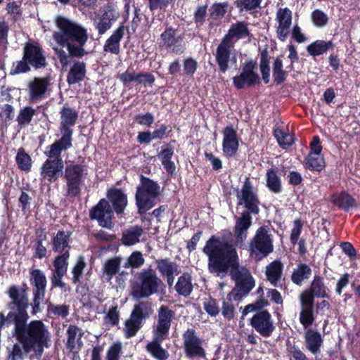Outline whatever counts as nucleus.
I'll return each mask as SVG.
<instances>
[{"label":"nucleus","instance_id":"13d9d810","mask_svg":"<svg viewBox=\"0 0 360 360\" xmlns=\"http://www.w3.org/2000/svg\"><path fill=\"white\" fill-rule=\"evenodd\" d=\"M234 304L227 300H224L221 305V314L225 320H233L236 315Z\"/></svg>","mask_w":360,"mask_h":360},{"label":"nucleus","instance_id":"bf43d9fd","mask_svg":"<svg viewBox=\"0 0 360 360\" xmlns=\"http://www.w3.org/2000/svg\"><path fill=\"white\" fill-rule=\"evenodd\" d=\"M292 11L290 8H279L276 12V20L278 25H291L292 24Z\"/></svg>","mask_w":360,"mask_h":360},{"label":"nucleus","instance_id":"412c9836","mask_svg":"<svg viewBox=\"0 0 360 360\" xmlns=\"http://www.w3.org/2000/svg\"><path fill=\"white\" fill-rule=\"evenodd\" d=\"M250 325L263 338L271 337L276 330L272 316L267 309L257 311L250 319Z\"/></svg>","mask_w":360,"mask_h":360},{"label":"nucleus","instance_id":"473e14b6","mask_svg":"<svg viewBox=\"0 0 360 360\" xmlns=\"http://www.w3.org/2000/svg\"><path fill=\"white\" fill-rule=\"evenodd\" d=\"M27 290V285L25 283H23L21 286L11 285L6 292V294L8 295L11 301H12V296L14 297L15 296L18 300H20L22 310H24V311H27V309L29 307Z\"/></svg>","mask_w":360,"mask_h":360},{"label":"nucleus","instance_id":"a878e982","mask_svg":"<svg viewBox=\"0 0 360 360\" xmlns=\"http://www.w3.org/2000/svg\"><path fill=\"white\" fill-rule=\"evenodd\" d=\"M304 338L306 349L310 353L314 355L320 353L323 343V338L317 330L307 328L304 333Z\"/></svg>","mask_w":360,"mask_h":360},{"label":"nucleus","instance_id":"c9c22d12","mask_svg":"<svg viewBox=\"0 0 360 360\" xmlns=\"http://www.w3.org/2000/svg\"><path fill=\"white\" fill-rule=\"evenodd\" d=\"M278 171V167H272L266 172V186L274 193H280L282 191V182Z\"/></svg>","mask_w":360,"mask_h":360},{"label":"nucleus","instance_id":"9d476101","mask_svg":"<svg viewBox=\"0 0 360 360\" xmlns=\"http://www.w3.org/2000/svg\"><path fill=\"white\" fill-rule=\"evenodd\" d=\"M84 165L71 162L66 164L63 179L65 183V196L75 200L82 192L87 175Z\"/></svg>","mask_w":360,"mask_h":360},{"label":"nucleus","instance_id":"4468645a","mask_svg":"<svg viewBox=\"0 0 360 360\" xmlns=\"http://www.w3.org/2000/svg\"><path fill=\"white\" fill-rule=\"evenodd\" d=\"M60 123L58 129L60 133V138L56 140L54 143L72 147V127L77 124L79 113L71 108L68 104H65L59 112Z\"/></svg>","mask_w":360,"mask_h":360},{"label":"nucleus","instance_id":"ea45409f","mask_svg":"<svg viewBox=\"0 0 360 360\" xmlns=\"http://www.w3.org/2000/svg\"><path fill=\"white\" fill-rule=\"evenodd\" d=\"M259 51V70L262 78L264 84H267L270 82V59L268 48L265 47Z\"/></svg>","mask_w":360,"mask_h":360},{"label":"nucleus","instance_id":"0eeeda50","mask_svg":"<svg viewBox=\"0 0 360 360\" xmlns=\"http://www.w3.org/2000/svg\"><path fill=\"white\" fill-rule=\"evenodd\" d=\"M48 65L46 51L36 41L29 40L24 44L21 60L12 63L10 75H16L27 73L32 69L39 70Z\"/></svg>","mask_w":360,"mask_h":360},{"label":"nucleus","instance_id":"49530a36","mask_svg":"<svg viewBox=\"0 0 360 360\" xmlns=\"http://www.w3.org/2000/svg\"><path fill=\"white\" fill-rule=\"evenodd\" d=\"M15 162L20 170L26 172L31 170L32 164V158L30 155L25 152L23 148L18 149L15 157Z\"/></svg>","mask_w":360,"mask_h":360},{"label":"nucleus","instance_id":"dca6fc26","mask_svg":"<svg viewBox=\"0 0 360 360\" xmlns=\"http://www.w3.org/2000/svg\"><path fill=\"white\" fill-rule=\"evenodd\" d=\"M7 308L10 309V311L6 316L0 312V321H7V326L13 323L14 327L12 332L16 331L19 335L20 331L24 332L25 327L30 325V322H28L30 315L27 311L22 310L21 302L15 296V297L12 296V301L7 304Z\"/></svg>","mask_w":360,"mask_h":360},{"label":"nucleus","instance_id":"c85d7f7f","mask_svg":"<svg viewBox=\"0 0 360 360\" xmlns=\"http://www.w3.org/2000/svg\"><path fill=\"white\" fill-rule=\"evenodd\" d=\"M118 17L119 13L111 8L105 11L98 18V20L95 22V27L98 30V34L100 35L105 34L112 27V24L117 20Z\"/></svg>","mask_w":360,"mask_h":360},{"label":"nucleus","instance_id":"9b49d317","mask_svg":"<svg viewBox=\"0 0 360 360\" xmlns=\"http://www.w3.org/2000/svg\"><path fill=\"white\" fill-rule=\"evenodd\" d=\"M154 314L153 304L148 300H139L134 305L129 318L124 323V336L134 337L143 327L145 321Z\"/></svg>","mask_w":360,"mask_h":360},{"label":"nucleus","instance_id":"7ed1b4c3","mask_svg":"<svg viewBox=\"0 0 360 360\" xmlns=\"http://www.w3.org/2000/svg\"><path fill=\"white\" fill-rule=\"evenodd\" d=\"M56 22L59 31L53 34L55 41L66 47L72 58H82L86 55L87 51L84 49L88 40L86 30L62 16H58Z\"/></svg>","mask_w":360,"mask_h":360},{"label":"nucleus","instance_id":"f704fd0d","mask_svg":"<svg viewBox=\"0 0 360 360\" xmlns=\"http://www.w3.org/2000/svg\"><path fill=\"white\" fill-rule=\"evenodd\" d=\"M176 292L181 296L188 297L193 290L192 276L188 272H184L174 285Z\"/></svg>","mask_w":360,"mask_h":360},{"label":"nucleus","instance_id":"e2e57ef3","mask_svg":"<svg viewBox=\"0 0 360 360\" xmlns=\"http://www.w3.org/2000/svg\"><path fill=\"white\" fill-rule=\"evenodd\" d=\"M86 266V262H84L83 257H79L72 268V283L77 284L79 282L80 278L82 276L83 270Z\"/></svg>","mask_w":360,"mask_h":360},{"label":"nucleus","instance_id":"338daca9","mask_svg":"<svg viewBox=\"0 0 360 360\" xmlns=\"http://www.w3.org/2000/svg\"><path fill=\"white\" fill-rule=\"evenodd\" d=\"M234 5L239 9V11H252L257 8L260 4L255 0H236Z\"/></svg>","mask_w":360,"mask_h":360},{"label":"nucleus","instance_id":"f257e3e1","mask_svg":"<svg viewBox=\"0 0 360 360\" xmlns=\"http://www.w3.org/2000/svg\"><path fill=\"white\" fill-rule=\"evenodd\" d=\"M202 251L208 257L210 273L221 278L229 274L235 281L236 288L243 295H248L255 287L250 271L240 265L238 252L233 244L213 235L207 240Z\"/></svg>","mask_w":360,"mask_h":360},{"label":"nucleus","instance_id":"aec40b11","mask_svg":"<svg viewBox=\"0 0 360 360\" xmlns=\"http://www.w3.org/2000/svg\"><path fill=\"white\" fill-rule=\"evenodd\" d=\"M252 215L241 213L240 217H236V224L233 228V233L235 236L234 243H233L232 233L229 231H227L226 236L224 237V239H230V241L225 240V242L233 244L235 248L236 246L241 247L248 237V229L252 226ZM221 240L224 241V240Z\"/></svg>","mask_w":360,"mask_h":360},{"label":"nucleus","instance_id":"c03bdc74","mask_svg":"<svg viewBox=\"0 0 360 360\" xmlns=\"http://www.w3.org/2000/svg\"><path fill=\"white\" fill-rule=\"evenodd\" d=\"M274 136L276 139L278 144L283 149H287L292 146L295 139L288 132L285 131L280 127H275L273 131Z\"/></svg>","mask_w":360,"mask_h":360},{"label":"nucleus","instance_id":"1a4fd4ad","mask_svg":"<svg viewBox=\"0 0 360 360\" xmlns=\"http://www.w3.org/2000/svg\"><path fill=\"white\" fill-rule=\"evenodd\" d=\"M160 195V187L158 182L143 175L140 176V184L136 187L135 194L136 205L138 213L146 214L158 202Z\"/></svg>","mask_w":360,"mask_h":360},{"label":"nucleus","instance_id":"f03ea898","mask_svg":"<svg viewBox=\"0 0 360 360\" xmlns=\"http://www.w3.org/2000/svg\"><path fill=\"white\" fill-rule=\"evenodd\" d=\"M25 331L19 335L12 332L17 343H15L8 353V360H19L24 358V354L34 352L37 358H41L45 348L49 347L51 341L50 332L41 320H32L25 327Z\"/></svg>","mask_w":360,"mask_h":360},{"label":"nucleus","instance_id":"f3484780","mask_svg":"<svg viewBox=\"0 0 360 360\" xmlns=\"http://www.w3.org/2000/svg\"><path fill=\"white\" fill-rule=\"evenodd\" d=\"M257 65V61L252 59L245 61L240 74L233 77V84L236 89H243L245 86L251 87L259 84L260 77L255 72Z\"/></svg>","mask_w":360,"mask_h":360},{"label":"nucleus","instance_id":"bb28decb","mask_svg":"<svg viewBox=\"0 0 360 360\" xmlns=\"http://www.w3.org/2000/svg\"><path fill=\"white\" fill-rule=\"evenodd\" d=\"M126 27L121 24L113 31L110 37L105 41L103 51L107 53L118 55L120 52V41L122 39Z\"/></svg>","mask_w":360,"mask_h":360},{"label":"nucleus","instance_id":"052dcab7","mask_svg":"<svg viewBox=\"0 0 360 360\" xmlns=\"http://www.w3.org/2000/svg\"><path fill=\"white\" fill-rule=\"evenodd\" d=\"M198 67V64L195 58L192 57L185 58L183 61L184 75L187 77H193Z\"/></svg>","mask_w":360,"mask_h":360},{"label":"nucleus","instance_id":"a18cd8bd","mask_svg":"<svg viewBox=\"0 0 360 360\" xmlns=\"http://www.w3.org/2000/svg\"><path fill=\"white\" fill-rule=\"evenodd\" d=\"M233 8L228 1L215 2L214 3L210 10V17L214 20L221 19L227 13H231Z\"/></svg>","mask_w":360,"mask_h":360},{"label":"nucleus","instance_id":"72a5a7b5","mask_svg":"<svg viewBox=\"0 0 360 360\" xmlns=\"http://www.w3.org/2000/svg\"><path fill=\"white\" fill-rule=\"evenodd\" d=\"M143 233L144 230L141 226H131L122 232L121 243L125 246L134 245L140 242V238Z\"/></svg>","mask_w":360,"mask_h":360},{"label":"nucleus","instance_id":"a211bd4d","mask_svg":"<svg viewBox=\"0 0 360 360\" xmlns=\"http://www.w3.org/2000/svg\"><path fill=\"white\" fill-rule=\"evenodd\" d=\"M184 350L188 358H205V349L202 347L203 340L193 328H189L182 334Z\"/></svg>","mask_w":360,"mask_h":360},{"label":"nucleus","instance_id":"4be33fe9","mask_svg":"<svg viewBox=\"0 0 360 360\" xmlns=\"http://www.w3.org/2000/svg\"><path fill=\"white\" fill-rule=\"evenodd\" d=\"M221 133L223 154L228 159L233 158L237 154L240 146V138L237 131L232 124H229L223 129Z\"/></svg>","mask_w":360,"mask_h":360},{"label":"nucleus","instance_id":"de8ad7c7","mask_svg":"<svg viewBox=\"0 0 360 360\" xmlns=\"http://www.w3.org/2000/svg\"><path fill=\"white\" fill-rule=\"evenodd\" d=\"M35 114L36 110L31 106L22 108L16 118L18 125L20 127H25L28 125L31 122Z\"/></svg>","mask_w":360,"mask_h":360},{"label":"nucleus","instance_id":"864d4df0","mask_svg":"<svg viewBox=\"0 0 360 360\" xmlns=\"http://www.w3.org/2000/svg\"><path fill=\"white\" fill-rule=\"evenodd\" d=\"M207 15V4L199 5L196 7L193 13V21L196 25V27H200L205 22Z\"/></svg>","mask_w":360,"mask_h":360},{"label":"nucleus","instance_id":"423d86ee","mask_svg":"<svg viewBox=\"0 0 360 360\" xmlns=\"http://www.w3.org/2000/svg\"><path fill=\"white\" fill-rule=\"evenodd\" d=\"M329 288L325 285L323 278L315 274L309 288L304 289L300 295L301 305L300 322L304 328L311 326L315 320L314 300L315 298H328Z\"/></svg>","mask_w":360,"mask_h":360},{"label":"nucleus","instance_id":"5701e85b","mask_svg":"<svg viewBox=\"0 0 360 360\" xmlns=\"http://www.w3.org/2000/svg\"><path fill=\"white\" fill-rule=\"evenodd\" d=\"M174 316V311L169 309L167 305H161L158 310V320L155 335L160 338H165L169 333L172 319Z\"/></svg>","mask_w":360,"mask_h":360},{"label":"nucleus","instance_id":"f8f14e48","mask_svg":"<svg viewBox=\"0 0 360 360\" xmlns=\"http://www.w3.org/2000/svg\"><path fill=\"white\" fill-rule=\"evenodd\" d=\"M274 251V236L268 226L257 229L248 246L250 257L256 262L266 258Z\"/></svg>","mask_w":360,"mask_h":360},{"label":"nucleus","instance_id":"37998d69","mask_svg":"<svg viewBox=\"0 0 360 360\" xmlns=\"http://www.w3.org/2000/svg\"><path fill=\"white\" fill-rule=\"evenodd\" d=\"M156 268L161 276L172 273H180L179 266L169 258H161L155 260Z\"/></svg>","mask_w":360,"mask_h":360},{"label":"nucleus","instance_id":"393cba45","mask_svg":"<svg viewBox=\"0 0 360 360\" xmlns=\"http://www.w3.org/2000/svg\"><path fill=\"white\" fill-rule=\"evenodd\" d=\"M330 201L338 210L345 212H349L358 206L356 200L346 191L333 193L330 195Z\"/></svg>","mask_w":360,"mask_h":360},{"label":"nucleus","instance_id":"3c124183","mask_svg":"<svg viewBox=\"0 0 360 360\" xmlns=\"http://www.w3.org/2000/svg\"><path fill=\"white\" fill-rule=\"evenodd\" d=\"M203 308L206 313L212 317H216L220 312L217 300L211 296L203 301Z\"/></svg>","mask_w":360,"mask_h":360},{"label":"nucleus","instance_id":"b1692460","mask_svg":"<svg viewBox=\"0 0 360 360\" xmlns=\"http://www.w3.org/2000/svg\"><path fill=\"white\" fill-rule=\"evenodd\" d=\"M49 81L45 77H34L28 84L29 102L37 103L46 97Z\"/></svg>","mask_w":360,"mask_h":360},{"label":"nucleus","instance_id":"7c9ffc66","mask_svg":"<svg viewBox=\"0 0 360 360\" xmlns=\"http://www.w3.org/2000/svg\"><path fill=\"white\" fill-rule=\"evenodd\" d=\"M86 63L83 61H75L70 68L68 75L67 82L69 85L75 84L83 81L86 73Z\"/></svg>","mask_w":360,"mask_h":360},{"label":"nucleus","instance_id":"603ef678","mask_svg":"<svg viewBox=\"0 0 360 360\" xmlns=\"http://www.w3.org/2000/svg\"><path fill=\"white\" fill-rule=\"evenodd\" d=\"M144 258L141 252H133L123 264V267L128 269L139 268L144 264Z\"/></svg>","mask_w":360,"mask_h":360},{"label":"nucleus","instance_id":"680f3d73","mask_svg":"<svg viewBox=\"0 0 360 360\" xmlns=\"http://www.w3.org/2000/svg\"><path fill=\"white\" fill-rule=\"evenodd\" d=\"M70 307L68 305L63 304L61 305H55L52 303L48 304L47 311L54 316L65 318L69 314Z\"/></svg>","mask_w":360,"mask_h":360},{"label":"nucleus","instance_id":"6e6552de","mask_svg":"<svg viewBox=\"0 0 360 360\" xmlns=\"http://www.w3.org/2000/svg\"><path fill=\"white\" fill-rule=\"evenodd\" d=\"M70 148L54 142L46 148L44 155L47 159L40 168L41 180L45 184H51L63 178L65 166L61 155Z\"/></svg>","mask_w":360,"mask_h":360},{"label":"nucleus","instance_id":"6e6d98bb","mask_svg":"<svg viewBox=\"0 0 360 360\" xmlns=\"http://www.w3.org/2000/svg\"><path fill=\"white\" fill-rule=\"evenodd\" d=\"M174 143H176V140L172 139L169 143L164 144L161 147L160 153L158 155L161 162L172 160L174 154Z\"/></svg>","mask_w":360,"mask_h":360},{"label":"nucleus","instance_id":"6ab92c4d","mask_svg":"<svg viewBox=\"0 0 360 360\" xmlns=\"http://www.w3.org/2000/svg\"><path fill=\"white\" fill-rule=\"evenodd\" d=\"M178 30L172 26L167 27L160 34V46L175 55L183 54L186 48L183 37L178 35Z\"/></svg>","mask_w":360,"mask_h":360},{"label":"nucleus","instance_id":"20e7f679","mask_svg":"<svg viewBox=\"0 0 360 360\" xmlns=\"http://www.w3.org/2000/svg\"><path fill=\"white\" fill-rule=\"evenodd\" d=\"M106 197L107 199H101L89 210V217L91 219L96 220L100 226L111 229L113 213L115 212L118 216L124 214L128 200L123 190L115 186L108 189Z\"/></svg>","mask_w":360,"mask_h":360},{"label":"nucleus","instance_id":"39448f33","mask_svg":"<svg viewBox=\"0 0 360 360\" xmlns=\"http://www.w3.org/2000/svg\"><path fill=\"white\" fill-rule=\"evenodd\" d=\"M250 34L248 24L244 21H237L231 25L217 46L214 53L215 61L220 73L226 72L230 64L236 63V54L233 53L236 41L248 37Z\"/></svg>","mask_w":360,"mask_h":360},{"label":"nucleus","instance_id":"5fc2aeb1","mask_svg":"<svg viewBox=\"0 0 360 360\" xmlns=\"http://www.w3.org/2000/svg\"><path fill=\"white\" fill-rule=\"evenodd\" d=\"M313 24L318 27H325L328 22V15L320 9H315L311 13Z\"/></svg>","mask_w":360,"mask_h":360},{"label":"nucleus","instance_id":"79ce46f5","mask_svg":"<svg viewBox=\"0 0 360 360\" xmlns=\"http://www.w3.org/2000/svg\"><path fill=\"white\" fill-rule=\"evenodd\" d=\"M304 166L311 172H321L326 167L323 155L308 154L305 158Z\"/></svg>","mask_w":360,"mask_h":360},{"label":"nucleus","instance_id":"ddd939ff","mask_svg":"<svg viewBox=\"0 0 360 360\" xmlns=\"http://www.w3.org/2000/svg\"><path fill=\"white\" fill-rule=\"evenodd\" d=\"M161 280L152 269H143L136 276L131 288V295L137 299L148 298L157 293Z\"/></svg>","mask_w":360,"mask_h":360},{"label":"nucleus","instance_id":"58836bf2","mask_svg":"<svg viewBox=\"0 0 360 360\" xmlns=\"http://www.w3.org/2000/svg\"><path fill=\"white\" fill-rule=\"evenodd\" d=\"M70 233L63 230H60L52 240V250L57 253H63L70 248Z\"/></svg>","mask_w":360,"mask_h":360},{"label":"nucleus","instance_id":"4d7b16f0","mask_svg":"<svg viewBox=\"0 0 360 360\" xmlns=\"http://www.w3.org/2000/svg\"><path fill=\"white\" fill-rule=\"evenodd\" d=\"M122 354V343L120 342H113L107 350L105 360H120Z\"/></svg>","mask_w":360,"mask_h":360},{"label":"nucleus","instance_id":"cd10ccee","mask_svg":"<svg viewBox=\"0 0 360 360\" xmlns=\"http://www.w3.org/2000/svg\"><path fill=\"white\" fill-rule=\"evenodd\" d=\"M30 283L33 288L32 294H46L47 279L45 274L41 269H34L30 270Z\"/></svg>","mask_w":360,"mask_h":360},{"label":"nucleus","instance_id":"c756f323","mask_svg":"<svg viewBox=\"0 0 360 360\" xmlns=\"http://www.w3.org/2000/svg\"><path fill=\"white\" fill-rule=\"evenodd\" d=\"M122 257L115 256L108 259L103 265V278L105 281L110 282L116 276L121 267Z\"/></svg>","mask_w":360,"mask_h":360},{"label":"nucleus","instance_id":"2f4dec72","mask_svg":"<svg viewBox=\"0 0 360 360\" xmlns=\"http://www.w3.org/2000/svg\"><path fill=\"white\" fill-rule=\"evenodd\" d=\"M164 338L158 335L154 337V340L146 345V351L156 360H167L169 352L161 346Z\"/></svg>","mask_w":360,"mask_h":360},{"label":"nucleus","instance_id":"8fccbe9b","mask_svg":"<svg viewBox=\"0 0 360 360\" xmlns=\"http://www.w3.org/2000/svg\"><path fill=\"white\" fill-rule=\"evenodd\" d=\"M66 274L65 272H56L53 271L50 277L51 288L53 290L55 288H60L64 292H69L70 287L63 281V276Z\"/></svg>","mask_w":360,"mask_h":360},{"label":"nucleus","instance_id":"0e129e2a","mask_svg":"<svg viewBox=\"0 0 360 360\" xmlns=\"http://www.w3.org/2000/svg\"><path fill=\"white\" fill-rule=\"evenodd\" d=\"M79 328L75 325H70L67 330L68 340L66 342L67 348L70 351H73L76 345V338Z\"/></svg>","mask_w":360,"mask_h":360},{"label":"nucleus","instance_id":"4c0bfd02","mask_svg":"<svg viewBox=\"0 0 360 360\" xmlns=\"http://www.w3.org/2000/svg\"><path fill=\"white\" fill-rule=\"evenodd\" d=\"M312 273L311 267L305 263H300L297 267L295 268L290 276L292 282L298 285L301 286L304 281L308 280Z\"/></svg>","mask_w":360,"mask_h":360},{"label":"nucleus","instance_id":"e433bc0d","mask_svg":"<svg viewBox=\"0 0 360 360\" xmlns=\"http://www.w3.org/2000/svg\"><path fill=\"white\" fill-rule=\"evenodd\" d=\"M283 264L279 260H274L271 262L266 269V279L271 284L276 287L283 274Z\"/></svg>","mask_w":360,"mask_h":360},{"label":"nucleus","instance_id":"09e8293b","mask_svg":"<svg viewBox=\"0 0 360 360\" xmlns=\"http://www.w3.org/2000/svg\"><path fill=\"white\" fill-rule=\"evenodd\" d=\"M70 257V251L65 250L63 253L55 257L53 262L54 269L53 271L67 273L68 266V259Z\"/></svg>","mask_w":360,"mask_h":360},{"label":"nucleus","instance_id":"774afa93","mask_svg":"<svg viewBox=\"0 0 360 360\" xmlns=\"http://www.w3.org/2000/svg\"><path fill=\"white\" fill-rule=\"evenodd\" d=\"M288 352L290 355V360H317L316 357L314 359H309L305 353L295 345L288 348Z\"/></svg>","mask_w":360,"mask_h":360},{"label":"nucleus","instance_id":"a19ab883","mask_svg":"<svg viewBox=\"0 0 360 360\" xmlns=\"http://www.w3.org/2000/svg\"><path fill=\"white\" fill-rule=\"evenodd\" d=\"M334 46L332 41L316 40L307 46V51L310 56L316 57L326 53Z\"/></svg>","mask_w":360,"mask_h":360},{"label":"nucleus","instance_id":"2eb2a0df","mask_svg":"<svg viewBox=\"0 0 360 360\" xmlns=\"http://www.w3.org/2000/svg\"><path fill=\"white\" fill-rule=\"evenodd\" d=\"M236 196L237 206H242L245 208L242 213L255 216L259 214L260 200L257 193L254 191V187L250 178L247 177L241 188L240 190L237 189Z\"/></svg>","mask_w":360,"mask_h":360},{"label":"nucleus","instance_id":"69168bd1","mask_svg":"<svg viewBox=\"0 0 360 360\" xmlns=\"http://www.w3.org/2000/svg\"><path fill=\"white\" fill-rule=\"evenodd\" d=\"M303 222L300 219H297L293 221V227L291 230L290 240V243L292 245L297 244L300 236L301 235L302 228H303Z\"/></svg>","mask_w":360,"mask_h":360}]
</instances>
